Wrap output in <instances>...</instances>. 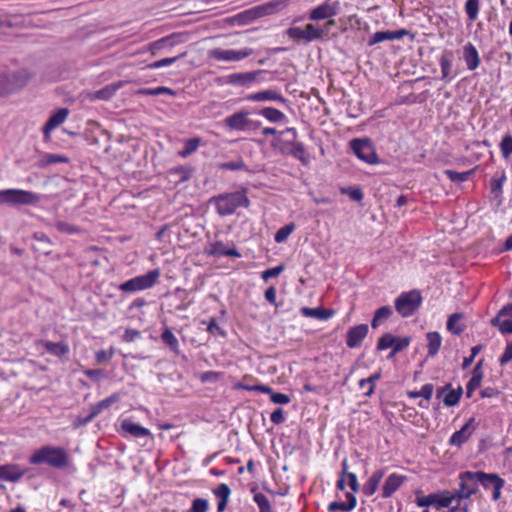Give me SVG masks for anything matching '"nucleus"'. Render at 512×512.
<instances>
[{"label": "nucleus", "mask_w": 512, "mask_h": 512, "mask_svg": "<svg viewBox=\"0 0 512 512\" xmlns=\"http://www.w3.org/2000/svg\"><path fill=\"white\" fill-rule=\"evenodd\" d=\"M452 52L445 51L441 58H440V66H441V72H442V78H446L451 73V67H452Z\"/></svg>", "instance_id": "nucleus-40"}, {"label": "nucleus", "mask_w": 512, "mask_h": 512, "mask_svg": "<svg viewBox=\"0 0 512 512\" xmlns=\"http://www.w3.org/2000/svg\"><path fill=\"white\" fill-rule=\"evenodd\" d=\"M174 38V35H171V36H168V37H164L160 40H157L155 42H152L149 47H148V50L153 54L155 55V52L157 50H160L164 47L165 43L167 42H170V45H174L175 42H171V40Z\"/></svg>", "instance_id": "nucleus-54"}, {"label": "nucleus", "mask_w": 512, "mask_h": 512, "mask_svg": "<svg viewBox=\"0 0 512 512\" xmlns=\"http://www.w3.org/2000/svg\"><path fill=\"white\" fill-rule=\"evenodd\" d=\"M405 34H407L405 29L398 31H378L371 36L368 45L373 46L383 41L401 39Z\"/></svg>", "instance_id": "nucleus-19"}, {"label": "nucleus", "mask_w": 512, "mask_h": 512, "mask_svg": "<svg viewBox=\"0 0 512 512\" xmlns=\"http://www.w3.org/2000/svg\"><path fill=\"white\" fill-rule=\"evenodd\" d=\"M238 387L242 388L244 390H247V391H260L262 393L269 394L270 396L273 393V390L269 386H265V385L248 386V385L239 384Z\"/></svg>", "instance_id": "nucleus-58"}, {"label": "nucleus", "mask_w": 512, "mask_h": 512, "mask_svg": "<svg viewBox=\"0 0 512 512\" xmlns=\"http://www.w3.org/2000/svg\"><path fill=\"white\" fill-rule=\"evenodd\" d=\"M32 464H48L55 468H63L68 464V455L64 448L45 446L35 451L30 458Z\"/></svg>", "instance_id": "nucleus-2"}, {"label": "nucleus", "mask_w": 512, "mask_h": 512, "mask_svg": "<svg viewBox=\"0 0 512 512\" xmlns=\"http://www.w3.org/2000/svg\"><path fill=\"white\" fill-rule=\"evenodd\" d=\"M368 325L360 324L350 328L347 332L346 344L349 348L360 346L363 339L368 334Z\"/></svg>", "instance_id": "nucleus-15"}, {"label": "nucleus", "mask_w": 512, "mask_h": 512, "mask_svg": "<svg viewBox=\"0 0 512 512\" xmlns=\"http://www.w3.org/2000/svg\"><path fill=\"white\" fill-rule=\"evenodd\" d=\"M121 429L125 433L135 438L147 437L151 435L150 431L147 428L142 427L139 424L127 419L121 422Z\"/></svg>", "instance_id": "nucleus-21"}, {"label": "nucleus", "mask_w": 512, "mask_h": 512, "mask_svg": "<svg viewBox=\"0 0 512 512\" xmlns=\"http://www.w3.org/2000/svg\"><path fill=\"white\" fill-rule=\"evenodd\" d=\"M477 484H482L484 488H493V499L498 500L501 495V489L504 486V480L497 474H486L481 471L476 472Z\"/></svg>", "instance_id": "nucleus-10"}, {"label": "nucleus", "mask_w": 512, "mask_h": 512, "mask_svg": "<svg viewBox=\"0 0 512 512\" xmlns=\"http://www.w3.org/2000/svg\"><path fill=\"white\" fill-rule=\"evenodd\" d=\"M209 507L208 501L203 498H196L193 503L192 507L188 512H207Z\"/></svg>", "instance_id": "nucleus-55"}, {"label": "nucleus", "mask_w": 512, "mask_h": 512, "mask_svg": "<svg viewBox=\"0 0 512 512\" xmlns=\"http://www.w3.org/2000/svg\"><path fill=\"white\" fill-rule=\"evenodd\" d=\"M15 90L14 84L5 74H0V97L12 93Z\"/></svg>", "instance_id": "nucleus-45"}, {"label": "nucleus", "mask_w": 512, "mask_h": 512, "mask_svg": "<svg viewBox=\"0 0 512 512\" xmlns=\"http://www.w3.org/2000/svg\"><path fill=\"white\" fill-rule=\"evenodd\" d=\"M69 113L68 108H61L48 119L42 129L46 141L50 139L51 132L65 122Z\"/></svg>", "instance_id": "nucleus-14"}, {"label": "nucleus", "mask_w": 512, "mask_h": 512, "mask_svg": "<svg viewBox=\"0 0 512 512\" xmlns=\"http://www.w3.org/2000/svg\"><path fill=\"white\" fill-rule=\"evenodd\" d=\"M287 35L295 40H305L304 29L299 27H291L287 30Z\"/></svg>", "instance_id": "nucleus-62"}, {"label": "nucleus", "mask_w": 512, "mask_h": 512, "mask_svg": "<svg viewBox=\"0 0 512 512\" xmlns=\"http://www.w3.org/2000/svg\"><path fill=\"white\" fill-rule=\"evenodd\" d=\"M214 492L216 496H218L220 499H229L231 490L227 484L222 483L217 487V489Z\"/></svg>", "instance_id": "nucleus-63"}, {"label": "nucleus", "mask_w": 512, "mask_h": 512, "mask_svg": "<svg viewBox=\"0 0 512 512\" xmlns=\"http://www.w3.org/2000/svg\"><path fill=\"white\" fill-rule=\"evenodd\" d=\"M260 114L263 117H265L267 120H269L270 122H273V123L281 122L285 118V115L283 112H281L278 109L272 108V107L263 108L260 111Z\"/></svg>", "instance_id": "nucleus-37"}, {"label": "nucleus", "mask_w": 512, "mask_h": 512, "mask_svg": "<svg viewBox=\"0 0 512 512\" xmlns=\"http://www.w3.org/2000/svg\"><path fill=\"white\" fill-rule=\"evenodd\" d=\"M422 302L421 294L412 290L404 292L395 300V309L402 317H409L418 310Z\"/></svg>", "instance_id": "nucleus-4"}, {"label": "nucleus", "mask_w": 512, "mask_h": 512, "mask_svg": "<svg viewBox=\"0 0 512 512\" xmlns=\"http://www.w3.org/2000/svg\"><path fill=\"white\" fill-rule=\"evenodd\" d=\"M187 55V52H183L178 56L170 57V58H164L158 61H155L149 65L146 66L147 69H158L162 68L168 65H171L175 63L178 59L184 58Z\"/></svg>", "instance_id": "nucleus-43"}, {"label": "nucleus", "mask_w": 512, "mask_h": 512, "mask_svg": "<svg viewBox=\"0 0 512 512\" xmlns=\"http://www.w3.org/2000/svg\"><path fill=\"white\" fill-rule=\"evenodd\" d=\"M40 201V197L28 190L4 189L0 190V205H34Z\"/></svg>", "instance_id": "nucleus-3"}, {"label": "nucleus", "mask_w": 512, "mask_h": 512, "mask_svg": "<svg viewBox=\"0 0 512 512\" xmlns=\"http://www.w3.org/2000/svg\"><path fill=\"white\" fill-rule=\"evenodd\" d=\"M466 13L470 20H475L479 10V0H468L465 5Z\"/></svg>", "instance_id": "nucleus-52"}, {"label": "nucleus", "mask_w": 512, "mask_h": 512, "mask_svg": "<svg viewBox=\"0 0 512 512\" xmlns=\"http://www.w3.org/2000/svg\"><path fill=\"white\" fill-rule=\"evenodd\" d=\"M380 373H375L366 379H362L359 382V387L364 388L368 386L367 391L364 392L365 396H371L374 392L375 382L380 379Z\"/></svg>", "instance_id": "nucleus-42"}, {"label": "nucleus", "mask_w": 512, "mask_h": 512, "mask_svg": "<svg viewBox=\"0 0 512 512\" xmlns=\"http://www.w3.org/2000/svg\"><path fill=\"white\" fill-rule=\"evenodd\" d=\"M305 41L312 42L322 37V30L317 29L313 24H307L304 29Z\"/></svg>", "instance_id": "nucleus-48"}, {"label": "nucleus", "mask_w": 512, "mask_h": 512, "mask_svg": "<svg viewBox=\"0 0 512 512\" xmlns=\"http://www.w3.org/2000/svg\"><path fill=\"white\" fill-rule=\"evenodd\" d=\"M254 501L257 503L260 512H272L271 504L267 496L263 493L254 495Z\"/></svg>", "instance_id": "nucleus-47"}, {"label": "nucleus", "mask_w": 512, "mask_h": 512, "mask_svg": "<svg viewBox=\"0 0 512 512\" xmlns=\"http://www.w3.org/2000/svg\"><path fill=\"white\" fill-rule=\"evenodd\" d=\"M25 470L16 464H6L0 466V480L16 482L23 477Z\"/></svg>", "instance_id": "nucleus-17"}, {"label": "nucleus", "mask_w": 512, "mask_h": 512, "mask_svg": "<svg viewBox=\"0 0 512 512\" xmlns=\"http://www.w3.org/2000/svg\"><path fill=\"white\" fill-rule=\"evenodd\" d=\"M126 83H127L126 81H118V82L106 85L105 87H103L102 89H100L98 91L89 93L88 99H90V100H109Z\"/></svg>", "instance_id": "nucleus-16"}, {"label": "nucleus", "mask_w": 512, "mask_h": 512, "mask_svg": "<svg viewBox=\"0 0 512 512\" xmlns=\"http://www.w3.org/2000/svg\"><path fill=\"white\" fill-rule=\"evenodd\" d=\"M214 203L217 213L220 216L231 215L239 207H248L249 200L244 192L224 193L214 196L210 200Z\"/></svg>", "instance_id": "nucleus-1"}, {"label": "nucleus", "mask_w": 512, "mask_h": 512, "mask_svg": "<svg viewBox=\"0 0 512 512\" xmlns=\"http://www.w3.org/2000/svg\"><path fill=\"white\" fill-rule=\"evenodd\" d=\"M258 72L237 73L230 76L231 83L246 84L256 79Z\"/></svg>", "instance_id": "nucleus-41"}, {"label": "nucleus", "mask_w": 512, "mask_h": 512, "mask_svg": "<svg viewBox=\"0 0 512 512\" xmlns=\"http://www.w3.org/2000/svg\"><path fill=\"white\" fill-rule=\"evenodd\" d=\"M464 59L469 70H475L480 63L479 55L476 48L471 44H467L464 47Z\"/></svg>", "instance_id": "nucleus-26"}, {"label": "nucleus", "mask_w": 512, "mask_h": 512, "mask_svg": "<svg viewBox=\"0 0 512 512\" xmlns=\"http://www.w3.org/2000/svg\"><path fill=\"white\" fill-rule=\"evenodd\" d=\"M33 238L38 242L36 246V250L42 252L45 255H49L51 253V240L41 232H36L33 235Z\"/></svg>", "instance_id": "nucleus-32"}, {"label": "nucleus", "mask_w": 512, "mask_h": 512, "mask_svg": "<svg viewBox=\"0 0 512 512\" xmlns=\"http://www.w3.org/2000/svg\"><path fill=\"white\" fill-rule=\"evenodd\" d=\"M395 342H396V337L390 333H386L379 339L378 344H377V349L385 350L387 348L393 347Z\"/></svg>", "instance_id": "nucleus-51"}, {"label": "nucleus", "mask_w": 512, "mask_h": 512, "mask_svg": "<svg viewBox=\"0 0 512 512\" xmlns=\"http://www.w3.org/2000/svg\"><path fill=\"white\" fill-rule=\"evenodd\" d=\"M247 99L256 102L279 101L283 104L287 103V100L280 93L273 89H268L254 94H250L249 96H247Z\"/></svg>", "instance_id": "nucleus-18"}, {"label": "nucleus", "mask_w": 512, "mask_h": 512, "mask_svg": "<svg viewBox=\"0 0 512 512\" xmlns=\"http://www.w3.org/2000/svg\"><path fill=\"white\" fill-rule=\"evenodd\" d=\"M406 477L398 474H391L383 485V497L388 498L403 484Z\"/></svg>", "instance_id": "nucleus-23"}, {"label": "nucleus", "mask_w": 512, "mask_h": 512, "mask_svg": "<svg viewBox=\"0 0 512 512\" xmlns=\"http://www.w3.org/2000/svg\"><path fill=\"white\" fill-rule=\"evenodd\" d=\"M346 498H347V502H338V501L331 502L328 505V511L329 512H336V511L349 512V511L353 510L357 504L356 497L351 493H347Z\"/></svg>", "instance_id": "nucleus-25"}, {"label": "nucleus", "mask_w": 512, "mask_h": 512, "mask_svg": "<svg viewBox=\"0 0 512 512\" xmlns=\"http://www.w3.org/2000/svg\"><path fill=\"white\" fill-rule=\"evenodd\" d=\"M290 0H274L265 4L253 7L256 19L275 14L286 8Z\"/></svg>", "instance_id": "nucleus-13"}, {"label": "nucleus", "mask_w": 512, "mask_h": 512, "mask_svg": "<svg viewBox=\"0 0 512 512\" xmlns=\"http://www.w3.org/2000/svg\"><path fill=\"white\" fill-rule=\"evenodd\" d=\"M463 393L462 387L451 389L443 398V403L447 407H453L458 404L460 397Z\"/></svg>", "instance_id": "nucleus-39"}, {"label": "nucleus", "mask_w": 512, "mask_h": 512, "mask_svg": "<svg viewBox=\"0 0 512 512\" xmlns=\"http://www.w3.org/2000/svg\"><path fill=\"white\" fill-rule=\"evenodd\" d=\"M482 364H483V360H480L476 366L473 368V371H472V378L469 380V382L467 383V386H466V396L468 398H470L473 394V392L480 387L481 385V381H482V378H483V373H482Z\"/></svg>", "instance_id": "nucleus-22"}, {"label": "nucleus", "mask_w": 512, "mask_h": 512, "mask_svg": "<svg viewBox=\"0 0 512 512\" xmlns=\"http://www.w3.org/2000/svg\"><path fill=\"white\" fill-rule=\"evenodd\" d=\"M464 317L462 313H454L449 316L447 321V329L455 334L460 335L464 331V327L459 324V321Z\"/></svg>", "instance_id": "nucleus-33"}, {"label": "nucleus", "mask_w": 512, "mask_h": 512, "mask_svg": "<svg viewBox=\"0 0 512 512\" xmlns=\"http://www.w3.org/2000/svg\"><path fill=\"white\" fill-rule=\"evenodd\" d=\"M501 316H497L494 319H492L491 323L493 326H497L500 330V332L504 334H512V320L511 319H504L500 320Z\"/></svg>", "instance_id": "nucleus-44"}, {"label": "nucleus", "mask_w": 512, "mask_h": 512, "mask_svg": "<svg viewBox=\"0 0 512 512\" xmlns=\"http://www.w3.org/2000/svg\"><path fill=\"white\" fill-rule=\"evenodd\" d=\"M66 161V158L62 157V156H59V155H54V154H46L40 161V166L41 167H44V166H47L49 164H53V163H62V162H65Z\"/></svg>", "instance_id": "nucleus-56"}, {"label": "nucleus", "mask_w": 512, "mask_h": 512, "mask_svg": "<svg viewBox=\"0 0 512 512\" xmlns=\"http://www.w3.org/2000/svg\"><path fill=\"white\" fill-rule=\"evenodd\" d=\"M284 270V265H279L270 269L265 270L262 273V279L267 281L270 278L277 277Z\"/></svg>", "instance_id": "nucleus-57"}, {"label": "nucleus", "mask_w": 512, "mask_h": 512, "mask_svg": "<svg viewBox=\"0 0 512 512\" xmlns=\"http://www.w3.org/2000/svg\"><path fill=\"white\" fill-rule=\"evenodd\" d=\"M219 168L223 169V170H233V171L241 170V169L245 168V164L242 160H238V161H233V162L222 163L219 165Z\"/></svg>", "instance_id": "nucleus-59"}, {"label": "nucleus", "mask_w": 512, "mask_h": 512, "mask_svg": "<svg viewBox=\"0 0 512 512\" xmlns=\"http://www.w3.org/2000/svg\"><path fill=\"white\" fill-rule=\"evenodd\" d=\"M392 314H393V310L390 306H383V307L379 308L375 312V315L371 321V327L373 329L378 328L380 326V324L383 323L384 321H386L387 319H389Z\"/></svg>", "instance_id": "nucleus-28"}, {"label": "nucleus", "mask_w": 512, "mask_h": 512, "mask_svg": "<svg viewBox=\"0 0 512 512\" xmlns=\"http://www.w3.org/2000/svg\"><path fill=\"white\" fill-rule=\"evenodd\" d=\"M159 269L150 270L147 274L134 277L120 285L123 292H135L151 288L160 277Z\"/></svg>", "instance_id": "nucleus-5"}, {"label": "nucleus", "mask_w": 512, "mask_h": 512, "mask_svg": "<svg viewBox=\"0 0 512 512\" xmlns=\"http://www.w3.org/2000/svg\"><path fill=\"white\" fill-rule=\"evenodd\" d=\"M512 360V341L505 347L504 353L499 359L501 365H505Z\"/></svg>", "instance_id": "nucleus-64"}, {"label": "nucleus", "mask_w": 512, "mask_h": 512, "mask_svg": "<svg viewBox=\"0 0 512 512\" xmlns=\"http://www.w3.org/2000/svg\"><path fill=\"white\" fill-rule=\"evenodd\" d=\"M120 399L118 393H114L111 396L99 401L95 405H93L90 409L92 416H98L102 411L108 409L112 404L117 402Z\"/></svg>", "instance_id": "nucleus-27"}, {"label": "nucleus", "mask_w": 512, "mask_h": 512, "mask_svg": "<svg viewBox=\"0 0 512 512\" xmlns=\"http://www.w3.org/2000/svg\"><path fill=\"white\" fill-rule=\"evenodd\" d=\"M351 149L356 156L369 164H375L378 162V157L369 140L366 139H354L350 142Z\"/></svg>", "instance_id": "nucleus-9"}, {"label": "nucleus", "mask_w": 512, "mask_h": 512, "mask_svg": "<svg viewBox=\"0 0 512 512\" xmlns=\"http://www.w3.org/2000/svg\"><path fill=\"white\" fill-rule=\"evenodd\" d=\"M476 427H477V424L475 422V419L470 418L462 426V428L460 430L453 433V435L451 436V438L449 440V443L452 446H458V447L461 446L463 443H465L470 438L472 433L475 431Z\"/></svg>", "instance_id": "nucleus-12"}, {"label": "nucleus", "mask_w": 512, "mask_h": 512, "mask_svg": "<svg viewBox=\"0 0 512 512\" xmlns=\"http://www.w3.org/2000/svg\"><path fill=\"white\" fill-rule=\"evenodd\" d=\"M428 355L433 357L437 354L441 347L442 339L438 332H429L427 334Z\"/></svg>", "instance_id": "nucleus-31"}, {"label": "nucleus", "mask_w": 512, "mask_h": 512, "mask_svg": "<svg viewBox=\"0 0 512 512\" xmlns=\"http://www.w3.org/2000/svg\"><path fill=\"white\" fill-rule=\"evenodd\" d=\"M161 339L174 353L179 354L178 339L169 328L164 329Z\"/></svg>", "instance_id": "nucleus-35"}, {"label": "nucleus", "mask_w": 512, "mask_h": 512, "mask_svg": "<svg viewBox=\"0 0 512 512\" xmlns=\"http://www.w3.org/2000/svg\"><path fill=\"white\" fill-rule=\"evenodd\" d=\"M453 500H455V495H453L452 492L445 490L439 493H431L427 496L417 498L416 503L419 507L436 505L438 508H446L452 504Z\"/></svg>", "instance_id": "nucleus-8"}, {"label": "nucleus", "mask_w": 512, "mask_h": 512, "mask_svg": "<svg viewBox=\"0 0 512 512\" xmlns=\"http://www.w3.org/2000/svg\"><path fill=\"white\" fill-rule=\"evenodd\" d=\"M301 313L305 317L316 318L319 320H328L335 314V311L333 309H325L322 307H302Z\"/></svg>", "instance_id": "nucleus-24"}, {"label": "nucleus", "mask_w": 512, "mask_h": 512, "mask_svg": "<svg viewBox=\"0 0 512 512\" xmlns=\"http://www.w3.org/2000/svg\"><path fill=\"white\" fill-rule=\"evenodd\" d=\"M459 489L452 492L455 499L469 498L477 492L478 484L476 481V472L466 471L459 475Z\"/></svg>", "instance_id": "nucleus-7"}, {"label": "nucleus", "mask_w": 512, "mask_h": 512, "mask_svg": "<svg viewBox=\"0 0 512 512\" xmlns=\"http://www.w3.org/2000/svg\"><path fill=\"white\" fill-rule=\"evenodd\" d=\"M445 174L448 178L453 182H464L469 179V177L473 174V170L466 172H457L454 170H445Z\"/></svg>", "instance_id": "nucleus-46"}, {"label": "nucleus", "mask_w": 512, "mask_h": 512, "mask_svg": "<svg viewBox=\"0 0 512 512\" xmlns=\"http://www.w3.org/2000/svg\"><path fill=\"white\" fill-rule=\"evenodd\" d=\"M294 229H295L294 224H288V225L281 227L275 234V237H274L275 241L277 243L284 242L289 237V235L294 231Z\"/></svg>", "instance_id": "nucleus-49"}, {"label": "nucleus", "mask_w": 512, "mask_h": 512, "mask_svg": "<svg viewBox=\"0 0 512 512\" xmlns=\"http://www.w3.org/2000/svg\"><path fill=\"white\" fill-rule=\"evenodd\" d=\"M501 150L505 157L512 153V136H505L501 142Z\"/></svg>", "instance_id": "nucleus-61"}, {"label": "nucleus", "mask_w": 512, "mask_h": 512, "mask_svg": "<svg viewBox=\"0 0 512 512\" xmlns=\"http://www.w3.org/2000/svg\"><path fill=\"white\" fill-rule=\"evenodd\" d=\"M383 476H384V471H382V470H379V471H376L375 473H373L363 488L364 493L369 496L373 495L376 492Z\"/></svg>", "instance_id": "nucleus-30"}, {"label": "nucleus", "mask_w": 512, "mask_h": 512, "mask_svg": "<svg viewBox=\"0 0 512 512\" xmlns=\"http://www.w3.org/2000/svg\"><path fill=\"white\" fill-rule=\"evenodd\" d=\"M248 112H237L226 118L225 123L227 127L232 130H244L249 124Z\"/></svg>", "instance_id": "nucleus-20"}, {"label": "nucleus", "mask_w": 512, "mask_h": 512, "mask_svg": "<svg viewBox=\"0 0 512 512\" xmlns=\"http://www.w3.org/2000/svg\"><path fill=\"white\" fill-rule=\"evenodd\" d=\"M200 143L201 139L199 137L187 139L184 143V148L178 152V155L182 158L188 157L198 149Z\"/></svg>", "instance_id": "nucleus-34"}, {"label": "nucleus", "mask_w": 512, "mask_h": 512, "mask_svg": "<svg viewBox=\"0 0 512 512\" xmlns=\"http://www.w3.org/2000/svg\"><path fill=\"white\" fill-rule=\"evenodd\" d=\"M340 10V3L337 0H326L323 4L314 8L309 18L314 21L324 20L336 16Z\"/></svg>", "instance_id": "nucleus-11"}, {"label": "nucleus", "mask_w": 512, "mask_h": 512, "mask_svg": "<svg viewBox=\"0 0 512 512\" xmlns=\"http://www.w3.org/2000/svg\"><path fill=\"white\" fill-rule=\"evenodd\" d=\"M226 251V247L222 242H214L210 244L209 248L206 250V253L211 256H224Z\"/></svg>", "instance_id": "nucleus-53"}, {"label": "nucleus", "mask_w": 512, "mask_h": 512, "mask_svg": "<svg viewBox=\"0 0 512 512\" xmlns=\"http://www.w3.org/2000/svg\"><path fill=\"white\" fill-rule=\"evenodd\" d=\"M253 54V50L245 48L242 50H224L214 48L208 52L209 58L219 62H237L241 61Z\"/></svg>", "instance_id": "nucleus-6"}, {"label": "nucleus", "mask_w": 512, "mask_h": 512, "mask_svg": "<svg viewBox=\"0 0 512 512\" xmlns=\"http://www.w3.org/2000/svg\"><path fill=\"white\" fill-rule=\"evenodd\" d=\"M254 20H256V16H255L253 8H250L248 10H245V11L229 18L228 22L231 24L246 25V24L251 23Z\"/></svg>", "instance_id": "nucleus-29"}, {"label": "nucleus", "mask_w": 512, "mask_h": 512, "mask_svg": "<svg viewBox=\"0 0 512 512\" xmlns=\"http://www.w3.org/2000/svg\"><path fill=\"white\" fill-rule=\"evenodd\" d=\"M137 94L140 95H150L157 96L161 94H168L170 96H175L176 92L168 87H157V88H141L136 91Z\"/></svg>", "instance_id": "nucleus-38"}, {"label": "nucleus", "mask_w": 512, "mask_h": 512, "mask_svg": "<svg viewBox=\"0 0 512 512\" xmlns=\"http://www.w3.org/2000/svg\"><path fill=\"white\" fill-rule=\"evenodd\" d=\"M44 347L48 352H50L51 354H54L56 356H59V357L67 354L69 351L68 346L66 344L60 343V342L56 343V342L46 341V342H44Z\"/></svg>", "instance_id": "nucleus-36"}, {"label": "nucleus", "mask_w": 512, "mask_h": 512, "mask_svg": "<svg viewBox=\"0 0 512 512\" xmlns=\"http://www.w3.org/2000/svg\"><path fill=\"white\" fill-rule=\"evenodd\" d=\"M270 400L275 404H288L290 397L287 394L274 392L270 396Z\"/></svg>", "instance_id": "nucleus-60"}, {"label": "nucleus", "mask_w": 512, "mask_h": 512, "mask_svg": "<svg viewBox=\"0 0 512 512\" xmlns=\"http://www.w3.org/2000/svg\"><path fill=\"white\" fill-rule=\"evenodd\" d=\"M55 226L59 232L66 234H76L80 233L81 229L77 226L71 225L65 221H57Z\"/></svg>", "instance_id": "nucleus-50"}]
</instances>
